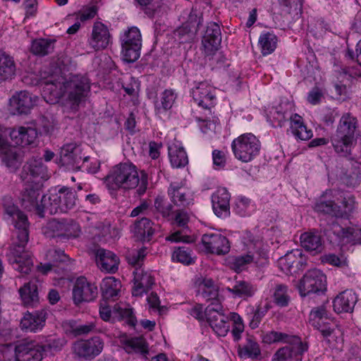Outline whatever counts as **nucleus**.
<instances>
[{
	"instance_id": "1",
	"label": "nucleus",
	"mask_w": 361,
	"mask_h": 361,
	"mask_svg": "<svg viewBox=\"0 0 361 361\" xmlns=\"http://www.w3.org/2000/svg\"><path fill=\"white\" fill-rule=\"evenodd\" d=\"M42 96L49 104H56L61 97H65L67 106L77 111L83 104L90 92L89 79L81 75H73L68 78L61 68L51 66L41 73Z\"/></svg>"
},
{
	"instance_id": "2",
	"label": "nucleus",
	"mask_w": 361,
	"mask_h": 361,
	"mask_svg": "<svg viewBox=\"0 0 361 361\" xmlns=\"http://www.w3.org/2000/svg\"><path fill=\"white\" fill-rule=\"evenodd\" d=\"M2 201L4 212L11 218L18 239V243L11 247L6 255L8 261L16 270L27 274L33 266L30 255L25 250L29 240L30 223L27 216L13 203L11 197H4Z\"/></svg>"
},
{
	"instance_id": "3",
	"label": "nucleus",
	"mask_w": 361,
	"mask_h": 361,
	"mask_svg": "<svg viewBox=\"0 0 361 361\" xmlns=\"http://www.w3.org/2000/svg\"><path fill=\"white\" fill-rule=\"evenodd\" d=\"M106 188L111 190L125 191L135 189L138 195L145 193L148 186V175L144 171L139 176L137 167L132 163H120L113 166L105 177Z\"/></svg>"
},
{
	"instance_id": "4",
	"label": "nucleus",
	"mask_w": 361,
	"mask_h": 361,
	"mask_svg": "<svg viewBox=\"0 0 361 361\" xmlns=\"http://www.w3.org/2000/svg\"><path fill=\"white\" fill-rule=\"evenodd\" d=\"M355 198L346 197L339 190L326 191L316 201L314 209L316 212L335 218H346L354 209Z\"/></svg>"
},
{
	"instance_id": "5",
	"label": "nucleus",
	"mask_w": 361,
	"mask_h": 361,
	"mask_svg": "<svg viewBox=\"0 0 361 361\" xmlns=\"http://www.w3.org/2000/svg\"><path fill=\"white\" fill-rule=\"evenodd\" d=\"M357 127V120L350 114L346 113L341 116L337 129L331 137L336 153L343 157H348L351 154Z\"/></svg>"
},
{
	"instance_id": "6",
	"label": "nucleus",
	"mask_w": 361,
	"mask_h": 361,
	"mask_svg": "<svg viewBox=\"0 0 361 361\" xmlns=\"http://www.w3.org/2000/svg\"><path fill=\"white\" fill-rule=\"evenodd\" d=\"M77 197L75 192L68 188H61L58 192L44 195L42 197V205L44 209H39V212L49 214L66 213L76 205Z\"/></svg>"
},
{
	"instance_id": "7",
	"label": "nucleus",
	"mask_w": 361,
	"mask_h": 361,
	"mask_svg": "<svg viewBox=\"0 0 361 361\" xmlns=\"http://www.w3.org/2000/svg\"><path fill=\"white\" fill-rule=\"evenodd\" d=\"M260 147L259 140L252 133H244L231 143L235 158L245 163L252 161L259 154Z\"/></svg>"
},
{
	"instance_id": "8",
	"label": "nucleus",
	"mask_w": 361,
	"mask_h": 361,
	"mask_svg": "<svg viewBox=\"0 0 361 361\" xmlns=\"http://www.w3.org/2000/svg\"><path fill=\"white\" fill-rule=\"evenodd\" d=\"M42 233L47 238H56V242H64L79 235L80 227L73 221H61L56 219L49 221L42 228Z\"/></svg>"
},
{
	"instance_id": "9",
	"label": "nucleus",
	"mask_w": 361,
	"mask_h": 361,
	"mask_svg": "<svg viewBox=\"0 0 361 361\" xmlns=\"http://www.w3.org/2000/svg\"><path fill=\"white\" fill-rule=\"evenodd\" d=\"M298 288L302 297L323 293L326 290V277L317 269L308 270L299 281Z\"/></svg>"
},
{
	"instance_id": "10",
	"label": "nucleus",
	"mask_w": 361,
	"mask_h": 361,
	"mask_svg": "<svg viewBox=\"0 0 361 361\" xmlns=\"http://www.w3.org/2000/svg\"><path fill=\"white\" fill-rule=\"evenodd\" d=\"M122 54L123 59L133 63L137 61L140 56L142 47V37L140 30L132 27L125 32L121 38Z\"/></svg>"
},
{
	"instance_id": "11",
	"label": "nucleus",
	"mask_w": 361,
	"mask_h": 361,
	"mask_svg": "<svg viewBox=\"0 0 361 361\" xmlns=\"http://www.w3.org/2000/svg\"><path fill=\"white\" fill-rule=\"evenodd\" d=\"M14 358L6 361H41L43 358V348L36 340H23L16 344Z\"/></svg>"
},
{
	"instance_id": "12",
	"label": "nucleus",
	"mask_w": 361,
	"mask_h": 361,
	"mask_svg": "<svg viewBox=\"0 0 361 361\" xmlns=\"http://www.w3.org/2000/svg\"><path fill=\"white\" fill-rule=\"evenodd\" d=\"M104 345V341L99 336H94L75 342L73 351L79 357L93 359L102 353Z\"/></svg>"
},
{
	"instance_id": "13",
	"label": "nucleus",
	"mask_w": 361,
	"mask_h": 361,
	"mask_svg": "<svg viewBox=\"0 0 361 361\" xmlns=\"http://www.w3.org/2000/svg\"><path fill=\"white\" fill-rule=\"evenodd\" d=\"M98 294L97 286L85 277H78L73 288V300L75 305H78L83 302L94 300Z\"/></svg>"
},
{
	"instance_id": "14",
	"label": "nucleus",
	"mask_w": 361,
	"mask_h": 361,
	"mask_svg": "<svg viewBox=\"0 0 361 361\" xmlns=\"http://www.w3.org/2000/svg\"><path fill=\"white\" fill-rule=\"evenodd\" d=\"M204 314L207 317L209 326L219 336H225L228 330V317L224 313L221 305H218L217 309L213 307H207Z\"/></svg>"
},
{
	"instance_id": "15",
	"label": "nucleus",
	"mask_w": 361,
	"mask_h": 361,
	"mask_svg": "<svg viewBox=\"0 0 361 361\" xmlns=\"http://www.w3.org/2000/svg\"><path fill=\"white\" fill-rule=\"evenodd\" d=\"M202 242L207 252L216 255H225L230 250L228 240L220 233H206Z\"/></svg>"
},
{
	"instance_id": "16",
	"label": "nucleus",
	"mask_w": 361,
	"mask_h": 361,
	"mask_svg": "<svg viewBox=\"0 0 361 361\" xmlns=\"http://www.w3.org/2000/svg\"><path fill=\"white\" fill-rule=\"evenodd\" d=\"M288 345L280 348L274 354L271 361H292L294 358L298 360L308 349L307 343H302L299 337V343L287 342Z\"/></svg>"
},
{
	"instance_id": "17",
	"label": "nucleus",
	"mask_w": 361,
	"mask_h": 361,
	"mask_svg": "<svg viewBox=\"0 0 361 361\" xmlns=\"http://www.w3.org/2000/svg\"><path fill=\"white\" fill-rule=\"evenodd\" d=\"M201 23V17L192 11L188 20L175 31V35L181 43L189 42L195 37Z\"/></svg>"
},
{
	"instance_id": "18",
	"label": "nucleus",
	"mask_w": 361,
	"mask_h": 361,
	"mask_svg": "<svg viewBox=\"0 0 361 361\" xmlns=\"http://www.w3.org/2000/svg\"><path fill=\"white\" fill-rule=\"evenodd\" d=\"M47 168L42 158H32L29 160L23 166L20 173V178L27 183L32 181V178L47 179Z\"/></svg>"
},
{
	"instance_id": "19",
	"label": "nucleus",
	"mask_w": 361,
	"mask_h": 361,
	"mask_svg": "<svg viewBox=\"0 0 361 361\" xmlns=\"http://www.w3.org/2000/svg\"><path fill=\"white\" fill-rule=\"evenodd\" d=\"M80 149L74 143L64 145L60 152V161L63 166L73 169H79L80 163L87 161L88 157L84 158L83 161L80 156Z\"/></svg>"
},
{
	"instance_id": "20",
	"label": "nucleus",
	"mask_w": 361,
	"mask_h": 361,
	"mask_svg": "<svg viewBox=\"0 0 361 361\" xmlns=\"http://www.w3.org/2000/svg\"><path fill=\"white\" fill-rule=\"evenodd\" d=\"M167 194L174 207L185 208L192 204L188 190L181 183H171Z\"/></svg>"
},
{
	"instance_id": "21",
	"label": "nucleus",
	"mask_w": 361,
	"mask_h": 361,
	"mask_svg": "<svg viewBox=\"0 0 361 361\" xmlns=\"http://www.w3.org/2000/svg\"><path fill=\"white\" fill-rule=\"evenodd\" d=\"M47 315V312L44 309L32 312L27 311L20 320V327L30 332L40 331L45 325Z\"/></svg>"
},
{
	"instance_id": "22",
	"label": "nucleus",
	"mask_w": 361,
	"mask_h": 361,
	"mask_svg": "<svg viewBox=\"0 0 361 361\" xmlns=\"http://www.w3.org/2000/svg\"><path fill=\"white\" fill-rule=\"evenodd\" d=\"M221 42V33L219 25L216 23H209L202 37V43L207 55L212 54L219 48Z\"/></svg>"
},
{
	"instance_id": "23",
	"label": "nucleus",
	"mask_w": 361,
	"mask_h": 361,
	"mask_svg": "<svg viewBox=\"0 0 361 361\" xmlns=\"http://www.w3.org/2000/svg\"><path fill=\"white\" fill-rule=\"evenodd\" d=\"M192 94L197 104L204 109H209L215 99L214 89L206 81L200 82L192 88Z\"/></svg>"
},
{
	"instance_id": "24",
	"label": "nucleus",
	"mask_w": 361,
	"mask_h": 361,
	"mask_svg": "<svg viewBox=\"0 0 361 361\" xmlns=\"http://www.w3.org/2000/svg\"><path fill=\"white\" fill-rule=\"evenodd\" d=\"M231 195L225 188H219L212 196V208L214 214L221 218L230 214Z\"/></svg>"
},
{
	"instance_id": "25",
	"label": "nucleus",
	"mask_w": 361,
	"mask_h": 361,
	"mask_svg": "<svg viewBox=\"0 0 361 361\" xmlns=\"http://www.w3.org/2000/svg\"><path fill=\"white\" fill-rule=\"evenodd\" d=\"M96 262L103 271L115 273L118 269L119 259L110 250L99 248L95 252Z\"/></svg>"
},
{
	"instance_id": "26",
	"label": "nucleus",
	"mask_w": 361,
	"mask_h": 361,
	"mask_svg": "<svg viewBox=\"0 0 361 361\" xmlns=\"http://www.w3.org/2000/svg\"><path fill=\"white\" fill-rule=\"evenodd\" d=\"M39 195L40 190L37 188L32 185H27L21 192L20 202L25 209L30 211L35 209L39 216L44 217L47 212H42V215L39 212V209H44L42 201L40 204H38L37 201Z\"/></svg>"
},
{
	"instance_id": "27",
	"label": "nucleus",
	"mask_w": 361,
	"mask_h": 361,
	"mask_svg": "<svg viewBox=\"0 0 361 361\" xmlns=\"http://www.w3.org/2000/svg\"><path fill=\"white\" fill-rule=\"evenodd\" d=\"M279 263L283 271L290 274L302 269L306 265L305 260L302 257L299 250L287 253L279 259Z\"/></svg>"
},
{
	"instance_id": "28",
	"label": "nucleus",
	"mask_w": 361,
	"mask_h": 361,
	"mask_svg": "<svg viewBox=\"0 0 361 361\" xmlns=\"http://www.w3.org/2000/svg\"><path fill=\"white\" fill-rule=\"evenodd\" d=\"M37 97H32L27 91H20L10 99V106L14 114H27L36 102Z\"/></svg>"
},
{
	"instance_id": "29",
	"label": "nucleus",
	"mask_w": 361,
	"mask_h": 361,
	"mask_svg": "<svg viewBox=\"0 0 361 361\" xmlns=\"http://www.w3.org/2000/svg\"><path fill=\"white\" fill-rule=\"evenodd\" d=\"M109 38L106 26L101 22L94 23L91 37L89 39L90 45L95 50L104 49L109 44Z\"/></svg>"
},
{
	"instance_id": "30",
	"label": "nucleus",
	"mask_w": 361,
	"mask_h": 361,
	"mask_svg": "<svg viewBox=\"0 0 361 361\" xmlns=\"http://www.w3.org/2000/svg\"><path fill=\"white\" fill-rule=\"evenodd\" d=\"M357 302L356 294L351 290H346L338 295L333 301L334 311L338 313L353 312Z\"/></svg>"
},
{
	"instance_id": "31",
	"label": "nucleus",
	"mask_w": 361,
	"mask_h": 361,
	"mask_svg": "<svg viewBox=\"0 0 361 361\" xmlns=\"http://www.w3.org/2000/svg\"><path fill=\"white\" fill-rule=\"evenodd\" d=\"M331 229L338 238L346 243H361V228L357 226L343 228L337 223H333Z\"/></svg>"
},
{
	"instance_id": "32",
	"label": "nucleus",
	"mask_w": 361,
	"mask_h": 361,
	"mask_svg": "<svg viewBox=\"0 0 361 361\" xmlns=\"http://www.w3.org/2000/svg\"><path fill=\"white\" fill-rule=\"evenodd\" d=\"M301 246L307 252L319 253L324 249V241L321 235L315 231L305 232L300 235Z\"/></svg>"
},
{
	"instance_id": "33",
	"label": "nucleus",
	"mask_w": 361,
	"mask_h": 361,
	"mask_svg": "<svg viewBox=\"0 0 361 361\" xmlns=\"http://www.w3.org/2000/svg\"><path fill=\"white\" fill-rule=\"evenodd\" d=\"M134 287L133 295L135 296L142 295L143 293L147 292L152 288L154 283L153 276L147 272H143L142 269H137L134 271Z\"/></svg>"
},
{
	"instance_id": "34",
	"label": "nucleus",
	"mask_w": 361,
	"mask_h": 361,
	"mask_svg": "<svg viewBox=\"0 0 361 361\" xmlns=\"http://www.w3.org/2000/svg\"><path fill=\"white\" fill-rule=\"evenodd\" d=\"M19 293L23 304L26 306L35 307L38 304V286L36 281H30L21 287Z\"/></svg>"
},
{
	"instance_id": "35",
	"label": "nucleus",
	"mask_w": 361,
	"mask_h": 361,
	"mask_svg": "<svg viewBox=\"0 0 361 361\" xmlns=\"http://www.w3.org/2000/svg\"><path fill=\"white\" fill-rule=\"evenodd\" d=\"M238 354L241 358L251 359H256L261 355L259 345L254 336H246L245 343L238 346Z\"/></svg>"
},
{
	"instance_id": "36",
	"label": "nucleus",
	"mask_w": 361,
	"mask_h": 361,
	"mask_svg": "<svg viewBox=\"0 0 361 361\" xmlns=\"http://www.w3.org/2000/svg\"><path fill=\"white\" fill-rule=\"evenodd\" d=\"M197 293L206 301L216 300L219 288L212 279L204 278L198 282Z\"/></svg>"
},
{
	"instance_id": "37",
	"label": "nucleus",
	"mask_w": 361,
	"mask_h": 361,
	"mask_svg": "<svg viewBox=\"0 0 361 361\" xmlns=\"http://www.w3.org/2000/svg\"><path fill=\"white\" fill-rule=\"evenodd\" d=\"M152 226L153 223L147 218H142L136 221L133 230L136 239L142 242L149 241L154 233Z\"/></svg>"
},
{
	"instance_id": "38",
	"label": "nucleus",
	"mask_w": 361,
	"mask_h": 361,
	"mask_svg": "<svg viewBox=\"0 0 361 361\" xmlns=\"http://www.w3.org/2000/svg\"><path fill=\"white\" fill-rule=\"evenodd\" d=\"M16 71V65L12 56L6 52L0 53V80L11 79Z\"/></svg>"
},
{
	"instance_id": "39",
	"label": "nucleus",
	"mask_w": 361,
	"mask_h": 361,
	"mask_svg": "<svg viewBox=\"0 0 361 361\" xmlns=\"http://www.w3.org/2000/svg\"><path fill=\"white\" fill-rule=\"evenodd\" d=\"M121 287L120 281L113 276L106 277L102 280L100 285L102 296L106 300H115L118 295Z\"/></svg>"
},
{
	"instance_id": "40",
	"label": "nucleus",
	"mask_w": 361,
	"mask_h": 361,
	"mask_svg": "<svg viewBox=\"0 0 361 361\" xmlns=\"http://www.w3.org/2000/svg\"><path fill=\"white\" fill-rule=\"evenodd\" d=\"M171 164L174 168H181L188 163L187 154L183 147L175 143L168 147Z\"/></svg>"
},
{
	"instance_id": "41",
	"label": "nucleus",
	"mask_w": 361,
	"mask_h": 361,
	"mask_svg": "<svg viewBox=\"0 0 361 361\" xmlns=\"http://www.w3.org/2000/svg\"><path fill=\"white\" fill-rule=\"evenodd\" d=\"M114 317L119 321H124L127 324L134 327L136 325L137 319L134 315L133 308L128 305L119 303L116 304L113 310Z\"/></svg>"
},
{
	"instance_id": "42",
	"label": "nucleus",
	"mask_w": 361,
	"mask_h": 361,
	"mask_svg": "<svg viewBox=\"0 0 361 361\" xmlns=\"http://www.w3.org/2000/svg\"><path fill=\"white\" fill-rule=\"evenodd\" d=\"M350 169H347L343 173V180L348 186L355 187L361 182V165L351 159L350 161Z\"/></svg>"
},
{
	"instance_id": "43",
	"label": "nucleus",
	"mask_w": 361,
	"mask_h": 361,
	"mask_svg": "<svg viewBox=\"0 0 361 361\" xmlns=\"http://www.w3.org/2000/svg\"><path fill=\"white\" fill-rule=\"evenodd\" d=\"M262 342L266 344L287 342H293L297 344L299 343V337L282 332L271 331L263 334Z\"/></svg>"
},
{
	"instance_id": "44",
	"label": "nucleus",
	"mask_w": 361,
	"mask_h": 361,
	"mask_svg": "<svg viewBox=\"0 0 361 361\" xmlns=\"http://www.w3.org/2000/svg\"><path fill=\"white\" fill-rule=\"evenodd\" d=\"M56 40L51 39H37L31 45V52L35 55L44 56L53 52Z\"/></svg>"
},
{
	"instance_id": "45",
	"label": "nucleus",
	"mask_w": 361,
	"mask_h": 361,
	"mask_svg": "<svg viewBox=\"0 0 361 361\" xmlns=\"http://www.w3.org/2000/svg\"><path fill=\"white\" fill-rule=\"evenodd\" d=\"M125 350L128 353H138L146 356L148 354V345L145 339L142 337L127 338L123 342Z\"/></svg>"
},
{
	"instance_id": "46",
	"label": "nucleus",
	"mask_w": 361,
	"mask_h": 361,
	"mask_svg": "<svg viewBox=\"0 0 361 361\" xmlns=\"http://www.w3.org/2000/svg\"><path fill=\"white\" fill-rule=\"evenodd\" d=\"M231 293L235 296L247 298L252 297L257 290L256 287L246 281H237L233 288H227Z\"/></svg>"
},
{
	"instance_id": "47",
	"label": "nucleus",
	"mask_w": 361,
	"mask_h": 361,
	"mask_svg": "<svg viewBox=\"0 0 361 361\" xmlns=\"http://www.w3.org/2000/svg\"><path fill=\"white\" fill-rule=\"evenodd\" d=\"M43 348V355L50 353L54 355L56 353L61 351L66 345V340L64 337L48 336L44 342H39Z\"/></svg>"
},
{
	"instance_id": "48",
	"label": "nucleus",
	"mask_w": 361,
	"mask_h": 361,
	"mask_svg": "<svg viewBox=\"0 0 361 361\" xmlns=\"http://www.w3.org/2000/svg\"><path fill=\"white\" fill-rule=\"evenodd\" d=\"M274 303L281 307H287L290 302V297L288 294V288L286 284L276 283L271 290Z\"/></svg>"
},
{
	"instance_id": "49",
	"label": "nucleus",
	"mask_w": 361,
	"mask_h": 361,
	"mask_svg": "<svg viewBox=\"0 0 361 361\" xmlns=\"http://www.w3.org/2000/svg\"><path fill=\"white\" fill-rule=\"evenodd\" d=\"M176 99V94L171 89L165 90L161 94L160 102H157L155 109L157 113L161 114L170 109Z\"/></svg>"
},
{
	"instance_id": "50",
	"label": "nucleus",
	"mask_w": 361,
	"mask_h": 361,
	"mask_svg": "<svg viewBox=\"0 0 361 361\" xmlns=\"http://www.w3.org/2000/svg\"><path fill=\"white\" fill-rule=\"evenodd\" d=\"M154 211L159 214L163 218L171 220V216L173 214V204L167 201L163 196H157L154 203Z\"/></svg>"
},
{
	"instance_id": "51",
	"label": "nucleus",
	"mask_w": 361,
	"mask_h": 361,
	"mask_svg": "<svg viewBox=\"0 0 361 361\" xmlns=\"http://www.w3.org/2000/svg\"><path fill=\"white\" fill-rule=\"evenodd\" d=\"M303 0H279L281 13L298 16L301 13Z\"/></svg>"
},
{
	"instance_id": "52",
	"label": "nucleus",
	"mask_w": 361,
	"mask_h": 361,
	"mask_svg": "<svg viewBox=\"0 0 361 361\" xmlns=\"http://www.w3.org/2000/svg\"><path fill=\"white\" fill-rule=\"evenodd\" d=\"M259 43L262 54L267 55L272 53L276 48L277 37L274 34L269 32L263 33L259 37Z\"/></svg>"
},
{
	"instance_id": "53",
	"label": "nucleus",
	"mask_w": 361,
	"mask_h": 361,
	"mask_svg": "<svg viewBox=\"0 0 361 361\" xmlns=\"http://www.w3.org/2000/svg\"><path fill=\"white\" fill-rule=\"evenodd\" d=\"M267 118L274 127H282L288 120L287 113L280 105L272 106L269 111Z\"/></svg>"
},
{
	"instance_id": "54",
	"label": "nucleus",
	"mask_w": 361,
	"mask_h": 361,
	"mask_svg": "<svg viewBox=\"0 0 361 361\" xmlns=\"http://www.w3.org/2000/svg\"><path fill=\"white\" fill-rule=\"evenodd\" d=\"M45 257L48 262H51L55 266L66 264L70 261L68 255L63 250L56 247L49 249Z\"/></svg>"
},
{
	"instance_id": "55",
	"label": "nucleus",
	"mask_w": 361,
	"mask_h": 361,
	"mask_svg": "<svg viewBox=\"0 0 361 361\" xmlns=\"http://www.w3.org/2000/svg\"><path fill=\"white\" fill-rule=\"evenodd\" d=\"M172 258L177 262L184 264H191L195 262V257H192V250L185 246L179 247L174 250Z\"/></svg>"
},
{
	"instance_id": "56",
	"label": "nucleus",
	"mask_w": 361,
	"mask_h": 361,
	"mask_svg": "<svg viewBox=\"0 0 361 361\" xmlns=\"http://www.w3.org/2000/svg\"><path fill=\"white\" fill-rule=\"evenodd\" d=\"M146 256V248H141L140 250H133L130 252L126 259L130 264L134 267H137V269H141V265Z\"/></svg>"
},
{
	"instance_id": "57",
	"label": "nucleus",
	"mask_w": 361,
	"mask_h": 361,
	"mask_svg": "<svg viewBox=\"0 0 361 361\" xmlns=\"http://www.w3.org/2000/svg\"><path fill=\"white\" fill-rule=\"evenodd\" d=\"M231 319L233 322L231 334L235 341H238L241 338V334L244 331V324L240 317L236 314L233 313Z\"/></svg>"
},
{
	"instance_id": "58",
	"label": "nucleus",
	"mask_w": 361,
	"mask_h": 361,
	"mask_svg": "<svg viewBox=\"0 0 361 361\" xmlns=\"http://www.w3.org/2000/svg\"><path fill=\"white\" fill-rule=\"evenodd\" d=\"M254 259L252 255H240L233 259L231 264V267L236 272L241 271L245 267L252 262Z\"/></svg>"
},
{
	"instance_id": "59",
	"label": "nucleus",
	"mask_w": 361,
	"mask_h": 361,
	"mask_svg": "<svg viewBox=\"0 0 361 361\" xmlns=\"http://www.w3.org/2000/svg\"><path fill=\"white\" fill-rule=\"evenodd\" d=\"M269 310L267 305L264 307L258 306L254 311L252 318L250 321V326L251 329H255L259 326L262 318L266 315Z\"/></svg>"
},
{
	"instance_id": "60",
	"label": "nucleus",
	"mask_w": 361,
	"mask_h": 361,
	"mask_svg": "<svg viewBox=\"0 0 361 361\" xmlns=\"http://www.w3.org/2000/svg\"><path fill=\"white\" fill-rule=\"evenodd\" d=\"M173 224L179 227L185 228L189 221L188 214L183 209H176L171 216Z\"/></svg>"
},
{
	"instance_id": "61",
	"label": "nucleus",
	"mask_w": 361,
	"mask_h": 361,
	"mask_svg": "<svg viewBox=\"0 0 361 361\" xmlns=\"http://www.w3.org/2000/svg\"><path fill=\"white\" fill-rule=\"evenodd\" d=\"M23 147L30 145L34 143L37 138V133L35 128L23 127Z\"/></svg>"
},
{
	"instance_id": "62",
	"label": "nucleus",
	"mask_w": 361,
	"mask_h": 361,
	"mask_svg": "<svg viewBox=\"0 0 361 361\" xmlns=\"http://www.w3.org/2000/svg\"><path fill=\"white\" fill-rule=\"evenodd\" d=\"M326 316L327 311L324 305L317 307L312 310L310 314L309 322L310 324H312L314 322H317L322 321V319Z\"/></svg>"
},
{
	"instance_id": "63",
	"label": "nucleus",
	"mask_w": 361,
	"mask_h": 361,
	"mask_svg": "<svg viewBox=\"0 0 361 361\" xmlns=\"http://www.w3.org/2000/svg\"><path fill=\"white\" fill-rule=\"evenodd\" d=\"M323 97L322 91L318 87H313L307 95V101L311 104L315 105L321 102Z\"/></svg>"
},
{
	"instance_id": "64",
	"label": "nucleus",
	"mask_w": 361,
	"mask_h": 361,
	"mask_svg": "<svg viewBox=\"0 0 361 361\" xmlns=\"http://www.w3.org/2000/svg\"><path fill=\"white\" fill-rule=\"evenodd\" d=\"M292 133L297 138H299L302 140H307L312 137V130H308L305 124L295 129Z\"/></svg>"
}]
</instances>
